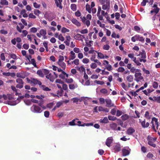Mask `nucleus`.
Returning <instances> with one entry per match:
<instances>
[{"label": "nucleus", "instance_id": "1", "mask_svg": "<svg viewBox=\"0 0 160 160\" xmlns=\"http://www.w3.org/2000/svg\"><path fill=\"white\" fill-rule=\"evenodd\" d=\"M2 96V99H3L6 100L5 103L10 105H15L17 104L15 101H12V98L11 95H3Z\"/></svg>", "mask_w": 160, "mask_h": 160}, {"label": "nucleus", "instance_id": "2", "mask_svg": "<svg viewBox=\"0 0 160 160\" xmlns=\"http://www.w3.org/2000/svg\"><path fill=\"white\" fill-rule=\"evenodd\" d=\"M44 17L49 21H52L55 17L54 13L51 12H46Z\"/></svg>", "mask_w": 160, "mask_h": 160}, {"label": "nucleus", "instance_id": "3", "mask_svg": "<svg viewBox=\"0 0 160 160\" xmlns=\"http://www.w3.org/2000/svg\"><path fill=\"white\" fill-rule=\"evenodd\" d=\"M31 111L34 113H39L42 111L40 107L36 105H33L31 107Z\"/></svg>", "mask_w": 160, "mask_h": 160}, {"label": "nucleus", "instance_id": "4", "mask_svg": "<svg viewBox=\"0 0 160 160\" xmlns=\"http://www.w3.org/2000/svg\"><path fill=\"white\" fill-rule=\"evenodd\" d=\"M148 143L150 145L155 148L156 146V145L154 143L156 140L155 138H152L150 137H148Z\"/></svg>", "mask_w": 160, "mask_h": 160}, {"label": "nucleus", "instance_id": "5", "mask_svg": "<svg viewBox=\"0 0 160 160\" xmlns=\"http://www.w3.org/2000/svg\"><path fill=\"white\" fill-rule=\"evenodd\" d=\"M153 122H155V124L157 126V128L158 129V127L159 126L158 119L155 118L153 117L152 118V121L151 122V123L152 124V128L155 132H156L157 131L155 129V126L154 125Z\"/></svg>", "mask_w": 160, "mask_h": 160}, {"label": "nucleus", "instance_id": "6", "mask_svg": "<svg viewBox=\"0 0 160 160\" xmlns=\"http://www.w3.org/2000/svg\"><path fill=\"white\" fill-rule=\"evenodd\" d=\"M29 83L31 84L33 83L35 85L38 84L39 86H41L42 84V83L40 81L34 78H32L31 80H29Z\"/></svg>", "mask_w": 160, "mask_h": 160}, {"label": "nucleus", "instance_id": "7", "mask_svg": "<svg viewBox=\"0 0 160 160\" xmlns=\"http://www.w3.org/2000/svg\"><path fill=\"white\" fill-rule=\"evenodd\" d=\"M106 103V106L108 107H115L114 104L112 102V101L109 99H106L105 100Z\"/></svg>", "mask_w": 160, "mask_h": 160}, {"label": "nucleus", "instance_id": "8", "mask_svg": "<svg viewBox=\"0 0 160 160\" xmlns=\"http://www.w3.org/2000/svg\"><path fill=\"white\" fill-rule=\"evenodd\" d=\"M80 18L82 20V22L84 24H85L87 27H89L90 24V22L89 20H87L86 18L83 17H81Z\"/></svg>", "mask_w": 160, "mask_h": 160}, {"label": "nucleus", "instance_id": "9", "mask_svg": "<svg viewBox=\"0 0 160 160\" xmlns=\"http://www.w3.org/2000/svg\"><path fill=\"white\" fill-rule=\"evenodd\" d=\"M74 38L75 39L83 41V39L85 38V37L84 35H82L79 34H77L74 36Z\"/></svg>", "mask_w": 160, "mask_h": 160}, {"label": "nucleus", "instance_id": "10", "mask_svg": "<svg viewBox=\"0 0 160 160\" xmlns=\"http://www.w3.org/2000/svg\"><path fill=\"white\" fill-rule=\"evenodd\" d=\"M142 74L140 72L136 73L135 74V76L136 78V80L137 81H139L143 79V77L142 76Z\"/></svg>", "mask_w": 160, "mask_h": 160}, {"label": "nucleus", "instance_id": "11", "mask_svg": "<svg viewBox=\"0 0 160 160\" xmlns=\"http://www.w3.org/2000/svg\"><path fill=\"white\" fill-rule=\"evenodd\" d=\"M130 149H127L126 148H124L122 150V155L123 156H126L129 155L130 153Z\"/></svg>", "mask_w": 160, "mask_h": 160}, {"label": "nucleus", "instance_id": "12", "mask_svg": "<svg viewBox=\"0 0 160 160\" xmlns=\"http://www.w3.org/2000/svg\"><path fill=\"white\" fill-rule=\"evenodd\" d=\"M46 30L45 29H42L39 32V33H37V36L39 38H41V36L44 35H46Z\"/></svg>", "mask_w": 160, "mask_h": 160}, {"label": "nucleus", "instance_id": "13", "mask_svg": "<svg viewBox=\"0 0 160 160\" xmlns=\"http://www.w3.org/2000/svg\"><path fill=\"white\" fill-rule=\"evenodd\" d=\"M113 141V138L112 137H109L107 138L106 140V145L109 147L110 146V144Z\"/></svg>", "mask_w": 160, "mask_h": 160}, {"label": "nucleus", "instance_id": "14", "mask_svg": "<svg viewBox=\"0 0 160 160\" xmlns=\"http://www.w3.org/2000/svg\"><path fill=\"white\" fill-rule=\"evenodd\" d=\"M139 121L140 122H141L142 126L143 128H148L149 126V123L148 122H147L145 124L146 122L145 120L144 121L141 122V119H139Z\"/></svg>", "mask_w": 160, "mask_h": 160}, {"label": "nucleus", "instance_id": "15", "mask_svg": "<svg viewBox=\"0 0 160 160\" xmlns=\"http://www.w3.org/2000/svg\"><path fill=\"white\" fill-rule=\"evenodd\" d=\"M55 1L57 7H59L61 9H62L63 7L61 5L62 0H55Z\"/></svg>", "mask_w": 160, "mask_h": 160}, {"label": "nucleus", "instance_id": "16", "mask_svg": "<svg viewBox=\"0 0 160 160\" xmlns=\"http://www.w3.org/2000/svg\"><path fill=\"white\" fill-rule=\"evenodd\" d=\"M135 132L134 129L132 127L129 128L126 131V133L128 135H131Z\"/></svg>", "mask_w": 160, "mask_h": 160}, {"label": "nucleus", "instance_id": "17", "mask_svg": "<svg viewBox=\"0 0 160 160\" xmlns=\"http://www.w3.org/2000/svg\"><path fill=\"white\" fill-rule=\"evenodd\" d=\"M121 149L120 145L119 144H117L114 146V150L115 152L120 151Z\"/></svg>", "mask_w": 160, "mask_h": 160}, {"label": "nucleus", "instance_id": "18", "mask_svg": "<svg viewBox=\"0 0 160 160\" xmlns=\"http://www.w3.org/2000/svg\"><path fill=\"white\" fill-rule=\"evenodd\" d=\"M47 78L49 79L51 82H53L55 79V77L51 73H49L46 76Z\"/></svg>", "mask_w": 160, "mask_h": 160}, {"label": "nucleus", "instance_id": "19", "mask_svg": "<svg viewBox=\"0 0 160 160\" xmlns=\"http://www.w3.org/2000/svg\"><path fill=\"white\" fill-rule=\"evenodd\" d=\"M118 125L115 123H112L109 124L110 128L112 130H117Z\"/></svg>", "mask_w": 160, "mask_h": 160}, {"label": "nucleus", "instance_id": "20", "mask_svg": "<svg viewBox=\"0 0 160 160\" xmlns=\"http://www.w3.org/2000/svg\"><path fill=\"white\" fill-rule=\"evenodd\" d=\"M68 75L64 71H62V73L59 75V77L62 79H64L65 78V77L67 78H68Z\"/></svg>", "mask_w": 160, "mask_h": 160}, {"label": "nucleus", "instance_id": "21", "mask_svg": "<svg viewBox=\"0 0 160 160\" xmlns=\"http://www.w3.org/2000/svg\"><path fill=\"white\" fill-rule=\"evenodd\" d=\"M136 38L137 41H139L142 42H144V38L142 37H140L138 35H136Z\"/></svg>", "mask_w": 160, "mask_h": 160}, {"label": "nucleus", "instance_id": "22", "mask_svg": "<svg viewBox=\"0 0 160 160\" xmlns=\"http://www.w3.org/2000/svg\"><path fill=\"white\" fill-rule=\"evenodd\" d=\"M72 22L77 26H79L81 25L80 23L75 18H73L72 20Z\"/></svg>", "mask_w": 160, "mask_h": 160}, {"label": "nucleus", "instance_id": "23", "mask_svg": "<svg viewBox=\"0 0 160 160\" xmlns=\"http://www.w3.org/2000/svg\"><path fill=\"white\" fill-rule=\"evenodd\" d=\"M138 56H141V58L143 59H145L146 58V53L144 51H143L142 52H140Z\"/></svg>", "mask_w": 160, "mask_h": 160}, {"label": "nucleus", "instance_id": "24", "mask_svg": "<svg viewBox=\"0 0 160 160\" xmlns=\"http://www.w3.org/2000/svg\"><path fill=\"white\" fill-rule=\"evenodd\" d=\"M71 54V55L69 57V60H71L74 59L76 58L75 56V53L73 52L72 51L70 52Z\"/></svg>", "mask_w": 160, "mask_h": 160}, {"label": "nucleus", "instance_id": "25", "mask_svg": "<svg viewBox=\"0 0 160 160\" xmlns=\"http://www.w3.org/2000/svg\"><path fill=\"white\" fill-rule=\"evenodd\" d=\"M100 122L103 123H107L108 122V118L105 117L103 119H101Z\"/></svg>", "mask_w": 160, "mask_h": 160}, {"label": "nucleus", "instance_id": "26", "mask_svg": "<svg viewBox=\"0 0 160 160\" xmlns=\"http://www.w3.org/2000/svg\"><path fill=\"white\" fill-rule=\"evenodd\" d=\"M40 86V88H42L43 90L45 91H49L51 90V89H49L48 87H46L44 85H41Z\"/></svg>", "mask_w": 160, "mask_h": 160}, {"label": "nucleus", "instance_id": "27", "mask_svg": "<svg viewBox=\"0 0 160 160\" xmlns=\"http://www.w3.org/2000/svg\"><path fill=\"white\" fill-rule=\"evenodd\" d=\"M91 6L88 4H87L86 6V10L89 13L91 12Z\"/></svg>", "mask_w": 160, "mask_h": 160}, {"label": "nucleus", "instance_id": "28", "mask_svg": "<svg viewBox=\"0 0 160 160\" xmlns=\"http://www.w3.org/2000/svg\"><path fill=\"white\" fill-rule=\"evenodd\" d=\"M58 64L63 69H65L66 68V64L64 62H58Z\"/></svg>", "mask_w": 160, "mask_h": 160}, {"label": "nucleus", "instance_id": "29", "mask_svg": "<svg viewBox=\"0 0 160 160\" xmlns=\"http://www.w3.org/2000/svg\"><path fill=\"white\" fill-rule=\"evenodd\" d=\"M77 69L81 73L85 72V69L83 66H81L80 67H77Z\"/></svg>", "mask_w": 160, "mask_h": 160}, {"label": "nucleus", "instance_id": "30", "mask_svg": "<svg viewBox=\"0 0 160 160\" xmlns=\"http://www.w3.org/2000/svg\"><path fill=\"white\" fill-rule=\"evenodd\" d=\"M128 57L131 58L133 62H134L136 59V58L134 57V54H128Z\"/></svg>", "mask_w": 160, "mask_h": 160}, {"label": "nucleus", "instance_id": "31", "mask_svg": "<svg viewBox=\"0 0 160 160\" xmlns=\"http://www.w3.org/2000/svg\"><path fill=\"white\" fill-rule=\"evenodd\" d=\"M129 116L127 114H125L122 115L121 118L122 120L125 121L128 119L129 118Z\"/></svg>", "mask_w": 160, "mask_h": 160}, {"label": "nucleus", "instance_id": "32", "mask_svg": "<svg viewBox=\"0 0 160 160\" xmlns=\"http://www.w3.org/2000/svg\"><path fill=\"white\" fill-rule=\"evenodd\" d=\"M37 74L40 77H43L44 76L43 70H38L37 71Z\"/></svg>", "mask_w": 160, "mask_h": 160}, {"label": "nucleus", "instance_id": "33", "mask_svg": "<svg viewBox=\"0 0 160 160\" xmlns=\"http://www.w3.org/2000/svg\"><path fill=\"white\" fill-rule=\"evenodd\" d=\"M71 101L73 102V103H77L79 101L81 102V100L78 98H74L71 99Z\"/></svg>", "mask_w": 160, "mask_h": 160}, {"label": "nucleus", "instance_id": "34", "mask_svg": "<svg viewBox=\"0 0 160 160\" xmlns=\"http://www.w3.org/2000/svg\"><path fill=\"white\" fill-rule=\"evenodd\" d=\"M127 79L128 82H131L133 81V77L131 75H130L127 76Z\"/></svg>", "mask_w": 160, "mask_h": 160}, {"label": "nucleus", "instance_id": "35", "mask_svg": "<svg viewBox=\"0 0 160 160\" xmlns=\"http://www.w3.org/2000/svg\"><path fill=\"white\" fill-rule=\"evenodd\" d=\"M2 74L3 75L6 76H12L13 75H14L15 74L14 73H10V72H3L2 73Z\"/></svg>", "mask_w": 160, "mask_h": 160}, {"label": "nucleus", "instance_id": "36", "mask_svg": "<svg viewBox=\"0 0 160 160\" xmlns=\"http://www.w3.org/2000/svg\"><path fill=\"white\" fill-rule=\"evenodd\" d=\"M63 92V90L62 89H60L57 91V94L58 96L61 97L62 96Z\"/></svg>", "mask_w": 160, "mask_h": 160}, {"label": "nucleus", "instance_id": "37", "mask_svg": "<svg viewBox=\"0 0 160 160\" xmlns=\"http://www.w3.org/2000/svg\"><path fill=\"white\" fill-rule=\"evenodd\" d=\"M153 101H157L158 102L160 103V96L158 97H153Z\"/></svg>", "mask_w": 160, "mask_h": 160}, {"label": "nucleus", "instance_id": "38", "mask_svg": "<svg viewBox=\"0 0 160 160\" xmlns=\"http://www.w3.org/2000/svg\"><path fill=\"white\" fill-rule=\"evenodd\" d=\"M71 9L73 11H75L77 9V6L76 4H72L71 5Z\"/></svg>", "mask_w": 160, "mask_h": 160}, {"label": "nucleus", "instance_id": "39", "mask_svg": "<svg viewBox=\"0 0 160 160\" xmlns=\"http://www.w3.org/2000/svg\"><path fill=\"white\" fill-rule=\"evenodd\" d=\"M98 57L101 59H104L105 58V56L101 52H97Z\"/></svg>", "mask_w": 160, "mask_h": 160}, {"label": "nucleus", "instance_id": "40", "mask_svg": "<svg viewBox=\"0 0 160 160\" xmlns=\"http://www.w3.org/2000/svg\"><path fill=\"white\" fill-rule=\"evenodd\" d=\"M0 4L3 5H8V2L6 0L2 1L0 2Z\"/></svg>", "mask_w": 160, "mask_h": 160}, {"label": "nucleus", "instance_id": "41", "mask_svg": "<svg viewBox=\"0 0 160 160\" xmlns=\"http://www.w3.org/2000/svg\"><path fill=\"white\" fill-rule=\"evenodd\" d=\"M77 85L74 84H70L69 85V88L70 89H74L76 88L77 87Z\"/></svg>", "mask_w": 160, "mask_h": 160}, {"label": "nucleus", "instance_id": "42", "mask_svg": "<svg viewBox=\"0 0 160 160\" xmlns=\"http://www.w3.org/2000/svg\"><path fill=\"white\" fill-rule=\"evenodd\" d=\"M108 118L109 120L112 121H115L117 119L116 117L111 115L108 116Z\"/></svg>", "mask_w": 160, "mask_h": 160}, {"label": "nucleus", "instance_id": "43", "mask_svg": "<svg viewBox=\"0 0 160 160\" xmlns=\"http://www.w3.org/2000/svg\"><path fill=\"white\" fill-rule=\"evenodd\" d=\"M30 62V63L32 64L34 67H37V65L35 62V61L34 59H32Z\"/></svg>", "mask_w": 160, "mask_h": 160}, {"label": "nucleus", "instance_id": "44", "mask_svg": "<svg viewBox=\"0 0 160 160\" xmlns=\"http://www.w3.org/2000/svg\"><path fill=\"white\" fill-rule=\"evenodd\" d=\"M37 30L38 29L35 27H32L30 29V32L33 33H36L37 31Z\"/></svg>", "mask_w": 160, "mask_h": 160}, {"label": "nucleus", "instance_id": "45", "mask_svg": "<svg viewBox=\"0 0 160 160\" xmlns=\"http://www.w3.org/2000/svg\"><path fill=\"white\" fill-rule=\"evenodd\" d=\"M76 119L77 120L78 119L77 118L76 119H74L72 121L70 122H69V125L71 126H74L76 125V124H75V122Z\"/></svg>", "mask_w": 160, "mask_h": 160}, {"label": "nucleus", "instance_id": "46", "mask_svg": "<svg viewBox=\"0 0 160 160\" xmlns=\"http://www.w3.org/2000/svg\"><path fill=\"white\" fill-rule=\"evenodd\" d=\"M81 34H86L88 33V30L87 29H85L79 31Z\"/></svg>", "mask_w": 160, "mask_h": 160}, {"label": "nucleus", "instance_id": "47", "mask_svg": "<svg viewBox=\"0 0 160 160\" xmlns=\"http://www.w3.org/2000/svg\"><path fill=\"white\" fill-rule=\"evenodd\" d=\"M23 84L24 83H23L20 84L18 83L17 85H16V88L19 89H21L23 87Z\"/></svg>", "mask_w": 160, "mask_h": 160}, {"label": "nucleus", "instance_id": "48", "mask_svg": "<svg viewBox=\"0 0 160 160\" xmlns=\"http://www.w3.org/2000/svg\"><path fill=\"white\" fill-rule=\"evenodd\" d=\"M17 76L18 77H19L22 78H25V76L22 73H17Z\"/></svg>", "mask_w": 160, "mask_h": 160}, {"label": "nucleus", "instance_id": "49", "mask_svg": "<svg viewBox=\"0 0 160 160\" xmlns=\"http://www.w3.org/2000/svg\"><path fill=\"white\" fill-rule=\"evenodd\" d=\"M89 60L88 59L86 58H84L82 59V62L85 64L88 63L89 62Z\"/></svg>", "mask_w": 160, "mask_h": 160}, {"label": "nucleus", "instance_id": "50", "mask_svg": "<svg viewBox=\"0 0 160 160\" xmlns=\"http://www.w3.org/2000/svg\"><path fill=\"white\" fill-rule=\"evenodd\" d=\"M31 101H30L29 100H24V102L25 104L29 106L31 104Z\"/></svg>", "mask_w": 160, "mask_h": 160}, {"label": "nucleus", "instance_id": "51", "mask_svg": "<svg viewBox=\"0 0 160 160\" xmlns=\"http://www.w3.org/2000/svg\"><path fill=\"white\" fill-rule=\"evenodd\" d=\"M69 31V30L63 27L62 28L61 32L62 33H65L66 32H68Z\"/></svg>", "mask_w": 160, "mask_h": 160}, {"label": "nucleus", "instance_id": "52", "mask_svg": "<svg viewBox=\"0 0 160 160\" xmlns=\"http://www.w3.org/2000/svg\"><path fill=\"white\" fill-rule=\"evenodd\" d=\"M90 67L92 69H95L97 67V65L95 63H92L90 65Z\"/></svg>", "mask_w": 160, "mask_h": 160}, {"label": "nucleus", "instance_id": "53", "mask_svg": "<svg viewBox=\"0 0 160 160\" xmlns=\"http://www.w3.org/2000/svg\"><path fill=\"white\" fill-rule=\"evenodd\" d=\"M34 14L37 16H38V14L41 13L40 11L38 10L35 9L34 11Z\"/></svg>", "mask_w": 160, "mask_h": 160}, {"label": "nucleus", "instance_id": "54", "mask_svg": "<svg viewBox=\"0 0 160 160\" xmlns=\"http://www.w3.org/2000/svg\"><path fill=\"white\" fill-rule=\"evenodd\" d=\"M110 48V46L109 45L106 44L104 45L103 46V48L105 50H108Z\"/></svg>", "mask_w": 160, "mask_h": 160}, {"label": "nucleus", "instance_id": "55", "mask_svg": "<svg viewBox=\"0 0 160 160\" xmlns=\"http://www.w3.org/2000/svg\"><path fill=\"white\" fill-rule=\"evenodd\" d=\"M94 82L97 84L100 85H103L104 83V82L103 81H100L95 80Z\"/></svg>", "mask_w": 160, "mask_h": 160}, {"label": "nucleus", "instance_id": "56", "mask_svg": "<svg viewBox=\"0 0 160 160\" xmlns=\"http://www.w3.org/2000/svg\"><path fill=\"white\" fill-rule=\"evenodd\" d=\"M109 5H108L107 4H104L102 6V9L103 10H106L108 8H109Z\"/></svg>", "mask_w": 160, "mask_h": 160}, {"label": "nucleus", "instance_id": "57", "mask_svg": "<svg viewBox=\"0 0 160 160\" xmlns=\"http://www.w3.org/2000/svg\"><path fill=\"white\" fill-rule=\"evenodd\" d=\"M149 113L148 112V111H146L145 112V117L146 118H147L148 119H150V117L149 115Z\"/></svg>", "mask_w": 160, "mask_h": 160}, {"label": "nucleus", "instance_id": "58", "mask_svg": "<svg viewBox=\"0 0 160 160\" xmlns=\"http://www.w3.org/2000/svg\"><path fill=\"white\" fill-rule=\"evenodd\" d=\"M64 60V58L63 56L60 55L59 57V59L58 62H63V61Z\"/></svg>", "mask_w": 160, "mask_h": 160}, {"label": "nucleus", "instance_id": "59", "mask_svg": "<svg viewBox=\"0 0 160 160\" xmlns=\"http://www.w3.org/2000/svg\"><path fill=\"white\" fill-rule=\"evenodd\" d=\"M58 38L59 40H60L62 41H63L64 40V38L63 37V36H62V34H60L59 35V36L58 37Z\"/></svg>", "mask_w": 160, "mask_h": 160}, {"label": "nucleus", "instance_id": "60", "mask_svg": "<svg viewBox=\"0 0 160 160\" xmlns=\"http://www.w3.org/2000/svg\"><path fill=\"white\" fill-rule=\"evenodd\" d=\"M121 86L124 90H126L128 89L126 85L124 82H122L121 84Z\"/></svg>", "mask_w": 160, "mask_h": 160}, {"label": "nucleus", "instance_id": "61", "mask_svg": "<svg viewBox=\"0 0 160 160\" xmlns=\"http://www.w3.org/2000/svg\"><path fill=\"white\" fill-rule=\"evenodd\" d=\"M62 87L63 89L64 90H66L68 89V86L66 84L64 83L62 84Z\"/></svg>", "mask_w": 160, "mask_h": 160}, {"label": "nucleus", "instance_id": "62", "mask_svg": "<svg viewBox=\"0 0 160 160\" xmlns=\"http://www.w3.org/2000/svg\"><path fill=\"white\" fill-rule=\"evenodd\" d=\"M100 92L102 93L106 94L108 92V91L107 89L103 88L100 90Z\"/></svg>", "mask_w": 160, "mask_h": 160}, {"label": "nucleus", "instance_id": "63", "mask_svg": "<svg viewBox=\"0 0 160 160\" xmlns=\"http://www.w3.org/2000/svg\"><path fill=\"white\" fill-rule=\"evenodd\" d=\"M73 80L72 78L66 79V81L68 83H71L73 82Z\"/></svg>", "mask_w": 160, "mask_h": 160}, {"label": "nucleus", "instance_id": "64", "mask_svg": "<svg viewBox=\"0 0 160 160\" xmlns=\"http://www.w3.org/2000/svg\"><path fill=\"white\" fill-rule=\"evenodd\" d=\"M153 87L155 88H156L158 87V83L156 82H154L153 83Z\"/></svg>", "mask_w": 160, "mask_h": 160}]
</instances>
